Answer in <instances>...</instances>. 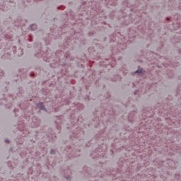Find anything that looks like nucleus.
Listing matches in <instances>:
<instances>
[{"label": "nucleus", "mask_w": 181, "mask_h": 181, "mask_svg": "<svg viewBox=\"0 0 181 181\" xmlns=\"http://www.w3.org/2000/svg\"><path fill=\"white\" fill-rule=\"evenodd\" d=\"M37 107H38L40 110H45V105H43V103H40L37 104Z\"/></svg>", "instance_id": "f257e3e1"}, {"label": "nucleus", "mask_w": 181, "mask_h": 181, "mask_svg": "<svg viewBox=\"0 0 181 181\" xmlns=\"http://www.w3.org/2000/svg\"><path fill=\"white\" fill-rule=\"evenodd\" d=\"M36 28H37V26L36 25H31V29H33V30H35V29H36Z\"/></svg>", "instance_id": "f03ea898"}, {"label": "nucleus", "mask_w": 181, "mask_h": 181, "mask_svg": "<svg viewBox=\"0 0 181 181\" xmlns=\"http://www.w3.org/2000/svg\"><path fill=\"white\" fill-rule=\"evenodd\" d=\"M135 73H139V74H142V69H138L135 71Z\"/></svg>", "instance_id": "7ed1b4c3"}, {"label": "nucleus", "mask_w": 181, "mask_h": 181, "mask_svg": "<svg viewBox=\"0 0 181 181\" xmlns=\"http://www.w3.org/2000/svg\"><path fill=\"white\" fill-rule=\"evenodd\" d=\"M54 152H55L54 150H51V151H50V153H51L52 155H53V153H54Z\"/></svg>", "instance_id": "20e7f679"}, {"label": "nucleus", "mask_w": 181, "mask_h": 181, "mask_svg": "<svg viewBox=\"0 0 181 181\" xmlns=\"http://www.w3.org/2000/svg\"><path fill=\"white\" fill-rule=\"evenodd\" d=\"M6 142H9V141L8 140H6Z\"/></svg>", "instance_id": "39448f33"}]
</instances>
